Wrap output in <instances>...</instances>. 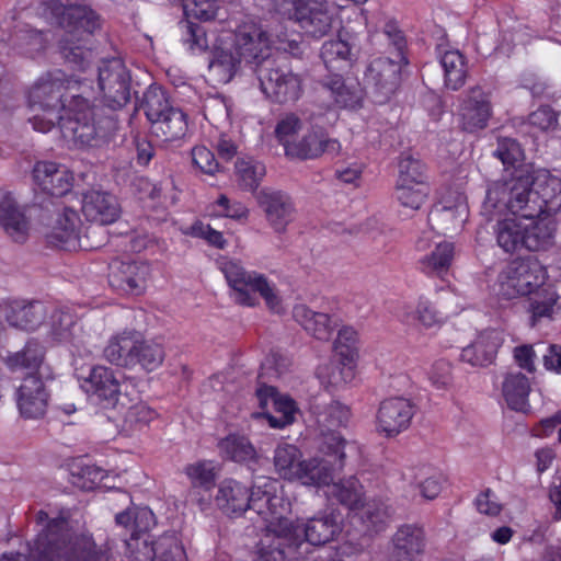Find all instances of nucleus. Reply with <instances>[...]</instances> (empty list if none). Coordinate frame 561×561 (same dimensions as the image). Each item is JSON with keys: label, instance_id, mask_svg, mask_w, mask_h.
Listing matches in <instances>:
<instances>
[{"label": "nucleus", "instance_id": "obj_31", "mask_svg": "<svg viewBox=\"0 0 561 561\" xmlns=\"http://www.w3.org/2000/svg\"><path fill=\"white\" fill-rule=\"evenodd\" d=\"M82 213L89 221L107 225L117 219L119 206L114 196L99 191H91L83 196Z\"/></svg>", "mask_w": 561, "mask_h": 561}, {"label": "nucleus", "instance_id": "obj_59", "mask_svg": "<svg viewBox=\"0 0 561 561\" xmlns=\"http://www.w3.org/2000/svg\"><path fill=\"white\" fill-rule=\"evenodd\" d=\"M350 417V408L339 401H332L323 411L318 413V422L328 427L344 426Z\"/></svg>", "mask_w": 561, "mask_h": 561}, {"label": "nucleus", "instance_id": "obj_53", "mask_svg": "<svg viewBox=\"0 0 561 561\" xmlns=\"http://www.w3.org/2000/svg\"><path fill=\"white\" fill-rule=\"evenodd\" d=\"M389 517V507L383 503L366 504L360 516L363 523L365 524L366 530L369 533H379L385 529Z\"/></svg>", "mask_w": 561, "mask_h": 561}, {"label": "nucleus", "instance_id": "obj_41", "mask_svg": "<svg viewBox=\"0 0 561 561\" xmlns=\"http://www.w3.org/2000/svg\"><path fill=\"white\" fill-rule=\"evenodd\" d=\"M78 222L79 218L77 213L71 209H66L48 236L51 245H56V243H81V236L77 230Z\"/></svg>", "mask_w": 561, "mask_h": 561}, {"label": "nucleus", "instance_id": "obj_46", "mask_svg": "<svg viewBox=\"0 0 561 561\" xmlns=\"http://www.w3.org/2000/svg\"><path fill=\"white\" fill-rule=\"evenodd\" d=\"M455 257L454 248H435L419 261L420 270L427 275L442 276Z\"/></svg>", "mask_w": 561, "mask_h": 561}, {"label": "nucleus", "instance_id": "obj_30", "mask_svg": "<svg viewBox=\"0 0 561 561\" xmlns=\"http://www.w3.org/2000/svg\"><path fill=\"white\" fill-rule=\"evenodd\" d=\"M299 526L300 541L306 540L313 546H321L333 540L342 530L341 524L334 514H323L309 518Z\"/></svg>", "mask_w": 561, "mask_h": 561}, {"label": "nucleus", "instance_id": "obj_49", "mask_svg": "<svg viewBox=\"0 0 561 561\" xmlns=\"http://www.w3.org/2000/svg\"><path fill=\"white\" fill-rule=\"evenodd\" d=\"M272 403L275 414L270 412L262 414V416L267 420L271 427L284 428L294 422L296 404L293 399L287 396L277 394Z\"/></svg>", "mask_w": 561, "mask_h": 561}, {"label": "nucleus", "instance_id": "obj_28", "mask_svg": "<svg viewBox=\"0 0 561 561\" xmlns=\"http://www.w3.org/2000/svg\"><path fill=\"white\" fill-rule=\"evenodd\" d=\"M0 226L15 242H23L30 232V224L13 195L0 192Z\"/></svg>", "mask_w": 561, "mask_h": 561}, {"label": "nucleus", "instance_id": "obj_13", "mask_svg": "<svg viewBox=\"0 0 561 561\" xmlns=\"http://www.w3.org/2000/svg\"><path fill=\"white\" fill-rule=\"evenodd\" d=\"M554 232L553 221L540 219L528 225L518 217L500 220L495 228L497 245H539L549 241Z\"/></svg>", "mask_w": 561, "mask_h": 561}, {"label": "nucleus", "instance_id": "obj_44", "mask_svg": "<svg viewBox=\"0 0 561 561\" xmlns=\"http://www.w3.org/2000/svg\"><path fill=\"white\" fill-rule=\"evenodd\" d=\"M44 358L43 346L35 342L28 341L25 346L7 358V365L12 371L22 369H37Z\"/></svg>", "mask_w": 561, "mask_h": 561}, {"label": "nucleus", "instance_id": "obj_6", "mask_svg": "<svg viewBox=\"0 0 561 561\" xmlns=\"http://www.w3.org/2000/svg\"><path fill=\"white\" fill-rule=\"evenodd\" d=\"M530 173H518L506 181L492 183L482 206V214L489 219L508 213L533 225L541 218V208L533 190Z\"/></svg>", "mask_w": 561, "mask_h": 561}, {"label": "nucleus", "instance_id": "obj_64", "mask_svg": "<svg viewBox=\"0 0 561 561\" xmlns=\"http://www.w3.org/2000/svg\"><path fill=\"white\" fill-rule=\"evenodd\" d=\"M428 379L436 389H447L453 382L450 363L444 359L435 362L428 371Z\"/></svg>", "mask_w": 561, "mask_h": 561}, {"label": "nucleus", "instance_id": "obj_43", "mask_svg": "<svg viewBox=\"0 0 561 561\" xmlns=\"http://www.w3.org/2000/svg\"><path fill=\"white\" fill-rule=\"evenodd\" d=\"M157 417V411L146 402H136L128 407L123 415V430L128 434H134L142 431Z\"/></svg>", "mask_w": 561, "mask_h": 561}, {"label": "nucleus", "instance_id": "obj_19", "mask_svg": "<svg viewBox=\"0 0 561 561\" xmlns=\"http://www.w3.org/2000/svg\"><path fill=\"white\" fill-rule=\"evenodd\" d=\"M48 398L43 380L35 375H28L16 391V403L21 415L25 419L44 416Z\"/></svg>", "mask_w": 561, "mask_h": 561}, {"label": "nucleus", "instance_id": "obj_33", "mask_svg": "<svg viewBox=\"0 0 561 561\" xmlns=\"http://www.w3.org/2000/svg\"><path fill=\"white\" fill-rule=\"evenodd\" d=\"M221 456L225 459L238 463H256L259 454L251 440L243 435L230 434L218 444Z\"/></svg>", "mask_w": 561, "mask_h": 561}, {"label": "nucleus", "instance_id": "obj_16", "mask_svg": "<svg viewBox=\"0 0 561 561\" xmlns=\"http://www.w3.org/2000/svg\"><path fill=\"white\" fill-rule=\"evenodd\" d=\"M34 184L51 196H64L73 186V173L66 167L53 161H37L32 170Z\"/></svg>", "mask_w": 561, "mask_h": 561}, {"label": "nucleus", "instance_id": "obj_63", "mask_svg": "<svg viewBox=\"0 0 561 561\" xmlns=\"http://www.w3.org/2000/svg\"><path fill=\"white\" fill-rule=\"evenodd\" d=\"M192 161L205 174L214 175L219 171V162L213 151L205 146H195L192 149Z\"/></svg>", "mask_w": 561, "mask_h": 561}, {"label": "nucleus", "instance_id": "obj_4", "mask_svg": "<svg viewBox=\"0 0 561 561\" xmlns=\"http://www.w3.org/2000/svg\"><path fill=\"white\" fill-rule=\"evenodd\" d=\"M70 518L68 508L59 511L56 516L38 511L35 522L39 529L27 542L28 556L7 552L0 561H81L91 545L87 537L72 529Z\"/></svg>", "mask_w": 561, "mask_h": 561}, {"label": "nucleus", "instance_id": "obj_5", "mask_svg": "<svg viewBox=\"0 0 561 561\" xmlns=\"http://www.w3.org/2000/svg\"><path fill=\"white\" fill-rule=\"evenodd\" d=\"M47 8L64 30L58 42L62 58L75 68L84 70L93 58L92 36L99 27L98 15L83 3L54 0Z\"/></svg>", "mask_w": 561, "mask_h": 561}, {"label": "nucleus", "instance_id": "obj_56", "mask_svg": "<svg viewBox=\"0 0 561 561\" xmlns=\"http://www.w3.org/2000/svg\"><path fill=\"white\" fill-rule=\"evenodd\" d=\"M182 5L187 19L210 21L217 16L219 0H184Z\"/></svg>", "mask_w": 561, "mask_h": 561}, {"label": "nucleus", "instance_id": "obj_40", "mask_svg": "<svg viewBox=\"0 0 561 561\" xmlns=\"http://www.w3.org/2000/svg\"><path fill=\"white\" fill-rule=\"evenodd\" d=\"M467 208L465 205L453 207H440L433 209L428 215V222L433 229L439 230L438 233L446 234L450 230H456L465 221Z\"/></svg>", "mask_w": 561, "mask_h": 561}, {"label": "nucleus", "instance_id": "obj_35", "mask_svg": "<svg viewBox=\"0 0 561 561\" xmlns=\"http://www.w3.org/2000/svg\"><path fill=\"white\" fill-rule=\"evenodd\" d=\"M165 358V350L162 343L154 339H145L142 333L139 331L135 358L134 368L139 366L146 371H153L158 369Z\"/></svg>", "mask_w": 561, "mask_h": 561}, {"label": "nucleus", "instance_id": "obj_27", "mask_svg": "<svg viewBox=\"0 0 561 561\" xmlns=\"http://www.w3.org/2000/svg\"><path fill=\"white\" fill-rule=\"evenodd\" d=\"M293 317L311 336L319 341H330L339 320L324 312H317L306 305L294 307Z\"/></svg>", "mask_w": 561, "mask_h": 561}, {"label": "nucleus", "instance_id": "obj_42", "mask_svg": "<svg viewBox=\"0 0 561 561\" xmlns=\"http://www.w3.org/2000/svg\"><path fill=\"white\" fill-rule=\"evenodd\" d=\"M331 494L351 510L358 508L364 503V488L355 477L333 483Z\"/></svg>", "mask_w": 561, "mask_h": 561}, {"label": "nucleus", "instance_id": "obj_23", "mask_svg": "<svg viewBox=\"0 0 561 561\" xmlns=\"http://www.w3.org/2000/svg\"><path fill=\"white\" fill-rule=\"evenodd\" d=\"M502 341L501 333L496 330H484L462 348L460 359L473 367L488 366L493 363Z\"/></svg>", "mask_w": 561, "mask_h": 561}, {"label": "nucleus", "instance_id": "obj_11", "mask_svg": "<svg viewBox=\"0 0 561 561\" xmlns=\"http://www.w3.org/2000/svg\"><path fill=\"white\" fill-rule=\"evenodd\" d=\"M271 515H260L266 523V529L257 543V552L265 561H284L286 548L300 542L299 526H294L285 515L289 510V503L283 497L282 510H272Z\"/></svg>", "mask_w": 561, "mask_h": 561}, {"label": "nucleus", "instance_id": "obj_7", "mask_svg": "<svg viewBox=\"0 0 561 561\" xmlns=\"http://www.w3.org/2000/svg\"><path fill=\"white\" fill-rule=\"evenodd\" d=\"M277 480L263 479L256 482L251 490L234 480L221 481L215 496L216 506L228 516H240L247 510L257 515H271L272 510H282L283 496L277 495Z\"/></svg>", "mask_w": 561, "mask_h": 561}, {"label": "nucleus", "instance_id": "obj_55", "mask_svg": "<svg viewBox=\"0 0 561 561\" xmlns=\"http://www.w3.org/2000/svg\"><path fill=\"white\" fill-rule=\"evenodd\" d=\"M104 478V471L94 465L77 467L71 471V483L83 490H93Z\"/></svg>", "mask_w": 561, "mask_h": 561}, {"label": "nucleus", "instance_id": "obj_21", "mask_svg": "<svg viewBox=\"0 0 561 561\" xmlns=\"http://www.w3.org/2000/svg\"><path fill=\"white\" fill-rule=\"evenodd\" d=\"M256 198L273 229L277 232L284 231L294 217V207L290 198L279 191L270 188L261 190Z\"/></svg>", "mask_w": 561, "mask_h": 561}, {"label": "nucleus", "instance_id": "obj_9", "mask_svg": "<svg viewBox=\"0 0 561 561\" xmlns=\"http://www.w3.org/2000/svg\"><path fill=\"white\" fill-rule=\"evenodd\" d=\"M215 263L232 289L236 302L253 307L257 304L254 294L259 293L272 312L282 313L284 311L282 298L275 286L264 275L245 271L239 260L226 255H217Z\"/></svg>", "mask_w": 561, "mask_h": 561}, {"label": "nucleus", "instance_id": "obj_34", "mask_svg": "<svg viewBox=\"0 0 561 561\" xmlns=\"http://www.w3.org/2000/svg\"><path fill=\"white\" fill-rule=\"evenodd\" d=\"M354 53L351 43L339 35L334 39L323 43L321 58L330 71L344 70L354 61Z\"/></svg>", "mask_w": 561, "mask_h": 561}, {"label": "nucleus", "instance_id": "obj_58", "mask_svg": "<svg viewBox=\"0 0 561 561\" xmlns=\"http://www.w3.org/2000/svg\"><path fill=\"white\" fill-rule=\"evenodd\" d=\"M18 41L19 53L34 58L45 49L48 43V37L43 32L30 30L22 32L19 35Z\"/></svg>", "mask_w": 561, "mask_h": 561}, {"label": "nucleus", "instance_id": "obj_52", "mask_svg": "<svg viewBox=\"0 0 561 561\" xmlns=\"http://www.w3.org/2000/svg\"><path fill=\"white\" fill-rule=\"evenodd\" d=\"M318 377L327 388L337 387L353 378V370L351 364L344 365L342 359L341 364L329 363L320 366L318 368Z\"/></svg>", "mask_w": 561, "mask_h": 561}, {"label": "nucleus", "instance_id": "obj_62", "mask_svg": "<svg viewBox=\"0 0 561 561\" xmlns=\"http://www.w3.org/2000/svg\"><path fill=\"white\" fill-rule=\"evenodd\" d=\"M415 318L419 323L426 329L439 327L443 323L442 314L425 297H420L417 300Z\"/></svg>", "mask_w": 561, "mask_h": 561}, {"label": "nucleus", "instance_id": "obj_3", "mask_svg": "<svg viewBox=\"0 0 561 561\" xmlns=\"http://www.w3.org/2000/svg\"><path fill=\"white\" fill-rule=\"evenodd\" d=\"M346 445L347 442L339 433H323L319 446L322 456L304 459L296 445L280 443L273 455L275 472L284 480L307 486L329 485L334 474L345 466Z\"/></svg>", "mask_w": 561, "mask_h": 561}, {"label": "nucleus", "instance_id": "obj_54", "mask_svg": "<svg viewBox=\"0 0 561 561\" xmlns=\"http://www.w3.org/2000/svg\"><path fill=\"white\" fill-rule=\"evenodd\" d=\"M419 182H426L424 164L413 156L403 153L399 162L397 183L417 184Z\"/></svg>", "mask_w": 561, "mask_h": 561}, {"label": "nucleus", "instance_id": "obj_45", "mask_svg": "<svg viewBox=\"0 0 561 561\" xmlns=\"http://www.w3.org/2000/svg\"><path fill=\"white\" fill-rule=\"evenodd\" d=\"M302 130L304 123L295 113L286 114L276 124L275 136L278 142L284 147L287 157L291 151V147L296 145V141H298L302 135Z\"/></svg>", "mask_w": 561, "mask_h": 561}, {"label": "nucleus", "instance_id": "obj_47", "mask_svg": "<svg viewBox=\"0 0 561 561\" xmlns=\"http://www.w3.org/2000/svg\"><path fill=\"white\" fill-rule=\"evenodd\" d=\"M358 332L350 325L339 329L333 343L335 353L344 360V365L353 364L358 355Z\"/></svg>", "mask_w": 561, "mask_h": 561}, {"label": "nucleus", "instance_id": "obj_39", "mask_svg": "<svg viewBox=\"0 0 561 561\" xmlns=\"http://www.w3.org/2000/svg\"><path fill=\"white\" fill-rule=\"evenodd\" d=\"M529 312L531 313V324L542 319L550 318L559 300V295L552 285L545 283L540 289L530 294Z\"/></svg>", "mask_w": 561, "mask_h": 561}, {"label": "nucleus", "instance_id": "obj_50", "mask_svg": "<svg viewBox=\"0 0 561 561\" xmlns=\"http://www.w3.org/2000/svg\"><path fill=\"white\" fill-rule=\"evenodd\" d=\"M209 214L216 217H226L239 222L247 221L250 210L241 202L230 199L221 194L209 205Z\"/></svg>", "mask_w": 561, "mask_h": 561}, {"label": "nucleus", "instance_id": "obj_12", "mask_svg": "<svg viewBox=\"0 0 561 561\" xmlns=\"http://www.w3.org/2000/svg\"><path fill=\"white\" fill-rule=\"evenodd\" d=\"M256 73L261 91L274 103L294 105L305 92L302 76L286 65L267 61Z\"/></svg>", "mask_w": 561, "mask_h": 561}, {"label": "nucleus", "instance_id": "obj_37", "mask_svg": "<svg viewBox=\"0 0 561 561\" xmlns=\"http://www.w3.org/2000/svg\"><path fill=\"white\" fill-rule=\"evenodd\" d=\"M265 165L250 157L238 158L234 164V176L238 185L249 192H254L265 176Z\"/></svg>", "mask_w": 561, "mask_h": 561}, {"label": "nucleus", "instance_id": "obj_61", "mask_svg": "<svg viewBox=\"0 0 561 561\" xmlns=\"http://www.w3.org/2000/svg\"><path fill=\"white\" fill-rule=\"evenodd\" d=\"M493 156L496 157L504 165H514L523 159V150L515 139L510 137H499L497 147L493 151Z\"/></svg>", "mask_w": 561, "mask_h": 561}, {"label": "nucleus", "instance_id": "obj_17", "mask_svg": "<svg viewBox=\"0 0 561 561\" xmlns=\"http://www.w3.org/2000/svg\"><path fill=\"white\" fill-rule=\"evenodd\" d=\"M492 116L490 96L481 88H472L459 106L460 124L463 130L474 133L488 126Z\"/></svg>", "mask_w": 561, "mask_h": 561}, {"label": "nucleus", "instance_id": "obj_10", "mask_svg": "<svg viewBox=\"0 0 561 561\" xmlns=\"http://www.w3.org/2000/svg\"><path fill=\"white\" fill-rule=\"evenodd\" d=\"M548 279L547 267L533 255L510 260L497 274L493 293L497 298L512 300L530 296Z\"/></svg>", "mask_w": 561, "mask_h": 561}, {"label": "nucleus", "instance_id": "obj_14", "mask_svg": "<svg viewBox=\"0 0 561 561\" xmlns=\"http://www.w3.org/2000/svg\"><path fill=\"white\" fill-rule=\"evenodd\" d=\"M289 18L307 36L321 38L332 28L334 8L328 0H291Z\"/></svg>", "mask_w": 561, "mask_h": 561}, {"label": "nucleus", "instance_id": "obj_26", "mask_svg": "<svg viewBox=\"0 0 561 561\" xmlns=\"http://www.w3.org/2000/svg\"><path fill=\"white\" fill-rule=\"evenodd\" d=\"M139 331L124 329L112 335L103 350L104 358L116 366L133 369Z\"/></svg>", "mask_w": 561, "mask_h": 561}, {"label": "nucleus", "instance_id": "obj_36", "mask_svg": "<svg viewBox=\"0 0 561 561\" xmlns=\"http://www.w3.org/2000/svg\"><path fill=\"white\" fill-rule=\"evenodd\" d=\"M152 133L162 141H174L183 138L188 129L186 114L175 107L151 126Z\"/></svg>", "mask_w": 561, "mask_h": 561}, {"label": "nucleus", "instance_id": "obj_38", "mask_svg": "<svg viewBox=\"0 0 561 561\" xmlns=\"http://www.w3.org/2000/svg\"><path fill=\"white\" fill-rule=\"evenodd\" d=\"M444 69L445 85L450 90H459L466 82L467 64L459 50H447L440 58Z\"/></svg>", "mask_w": 561, "mask_h": 561}, {"label": "nucleus", "instance_id": "obj_2", "mask_svg": "<svg viewBox=\"0 0 561 561\" xmlns=\"http://www.w3.org/2000/svg\"><path fill=\"white\" fill-rule=\"evenodd\" d=\"M274 44L273 36L260 21L244 19L233 33L218 37L208 62L211 80L228 83L243 66L256 71L268 61Z\"/></svg>", "mask_w": 561, "mask_h": 561}, {"label": "nucleus", "instance_id": "obj_57", "mask_svg": "<svg viewBox=\"0 0 561 561\" xmlns=\"http://www.w3.org/2000/svg\"><path fill=\"white\" fill-rule=\"evenodd\" d=\"M185 473L194 486L209 489L216 480V472L213 462L198 461L186 466Z\"/></svg>", "mask_w": 561, "mask_h": 561}, {"label": "nucleus", "instance_id": "obj_51", "mask_svg": "<svg viewBox=\"0 0 561 561\" xmlns=\"http://www.w3.org/2000/svg\"><path fill=\"white\" fill-rule=\"evenodd\" d=\"M427 182H419L417 184L397 183L396 197L399 203L411 209H419L428 195Z\"/></svg>", "mask_w": 561, "mask_h": 561}, {"label": "nucleus", "instance_id": "obj_18", "mask_svg": "<svg viewBox=\"0 0 561 561\" xmlns=\"http://www.w3.org/2000/svg\"><path fill=\"white\" fill-rule=\"evenodd\" d=\"M150 276V265L146 262H121L112 268L110 285L126 295L145 293Z\"/></svg>", "mask_w": 561, "mask_h": 561}, {"label": "nucleus", "instance_id": "obj_32", "mask_svg": "<svg viewBox=\"0 0 561 561\" xmlns=\"http://www.w3.org/2000/svg\"><path fill=\"white\" fill-rule=\"evenodd\" d=\"M531 391L529 379L520 371L507 373L502 382V394L511 410L522 413L530 411L529 393Z\"/></svg>", "mask_w": 561, "mask_h": 561}, {"label": "nucleus", "instance_id": "obj_29", "mask_svg": "<svg viewBox=\"0 0 561 561\" xmlns=\"http://www.w3.org/2000/svg\"><path fill=\"white\" fill-rule=\"evenodd\" d=\"M81 387L90 396L108 404H114L119 394V381L114 371L105 366L93 367Z\"/></svg>", "mask_w": 561, "mask_h": 561}, {"label": "nucleus", "instance_id": "obj_15", "mask_svg": "<svg viewBox=\"0 0 561 561\" xmlns=\"http://www.w3.org/2000/svg\"><path fill=\"white\" fill-rule=\"evenodd\" d=\"M415 413L409 399L393 397L383 400L376 413V432L386 438H392L409 428Z\"/></svg>", "mask_w": 561, "mask_h": 561}, {"label": "nucleus", "instance_id": "obj_25", "mask_svg": "<svg viewBox=\"0 0 561 561\" xmlns=\"http://www.w3.org/2000/svg\"><path fill=\"white\" fill-rule=\"evenodd\" d=\"M530 176L541 215L559 213L561 210V179L547 170L534 171Z\"/></svg>", "mask_w": 561, "mask_h": 561}, {"label": "nucleus", "instance_id": "obj_24", "mask_svg": "<svg viewBox=\"0 0 561 561\" xmlns=\"http://www.w3.org/2000/svg\"><path fill=\"white\" fill-rule=\"evenodd\" d=\"M323 88L330 93L339 108L357 110L364 101V90L355 79H343L340 75L329 76L323 80Z\"/></svg>", "mask_w": 561, "mask_h": 561}, {"label": "nucleus", "instance_id": "obj_48", "mask_svg": "<svg viewBox=\"0 0 561 561\" xmlns=\"http://www.w3.org/2000/svg\"><path fill=\"white\" fill-rule=\"evenodd\" d=\"M174 107L170 105L165 92L159 87H150L144 94V110L151 126Z\"/></svg>", "mask_w": 561, "mask_h": 561}, {"label": "nucleus", "instance_id": "obj_8", "mask_svg": "<svg viewBox=\"0 0 561 561\" xmlns=\"http://www.w3.org/2000/svg\"><path fill=\"white\" fill-rule=\"evenodd\" d=\"M376 38H385L393 47V57H378L370 61L365 72L366 83L374 90L377 102L382 103L397 90L401 70L408 60L404 56L405 39L393 21H388Z\"/></svg>", "mask_w": 561, "mask_h": 561}, {"label": "nucleus", "instance_id": "obj_20", "mask_svg": "<svg viewBox=\"0 0 561 561\" xmlns=\"http://www.w3.org/2000/svg\"><path fill=\"white\" fill-rule=\"evenodd\" d=\"M341 148L340 141L330 138L323 128L311 127L302 133L288 157L300 160L316 159L324 152L336 154Z\"/></svg>", "mask_w": 561, "mask_h": 561}, {"label": "nucleus", "instance_id": "obj_60", "mask_svg": "<svg viewBox=\"0 0 561 561\" xmlns=\"http://www.w3.org/2000/svg\"><path fill=\"white\" fill-rule=\"evenodd\" d=\"M51 334L58 341H70L76 325L75 316L68 311L56 310L51 314Z\"/></svg>", "mask_w": 561, "mask_h": 561}, {"label": "nucleus", "instance_id": "obj_22", "mask_svg": "<svg viewBox=\"0 0 561 561\" xmlns=\"http://www.w3.org/2000/svg\"><path fill=\"white\" fill-rule=\"evenodd\" d=\"M392 543L390 561H417L425 550V533L419 526L403 525L393 535Z\"/></svg>", "mask_w": 561, "mask_h": 561}, {"label": "nucleus", "instance_id": "obj_1", "mask_svg": "<svg viewBox=\"0 0 561 561\" xmlns=\"http://www.w3.org/2000/svg\"><path fill=\"white\" fill-rule=\"evenodd\" d=\"M96 84L95 92L85 81L69 79L61 70L41 75L25 91L28 123L43 134L59 127L62 137L75 146H99L114 122L98 113L95 101L119 110L130 99V73L124 61L118 57L102 59Z\"/></svg>", "mask_w": 561, "mask_h": 561}]
</instances>
